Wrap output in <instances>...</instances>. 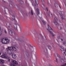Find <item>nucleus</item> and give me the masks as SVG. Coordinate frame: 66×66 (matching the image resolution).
Instances as JSON below:
<instances>
[{
  "instance_id": "7",
  "label": "nucleus",
  "mask_w": 66,
  "mask_h": 66,
  "mask_svg": "<svg viewBox=\"0 0 66 66\" xmlns=\"http://www.w3.org/2000/svg\"><path fill=\"white\" fill-rule=\"evenodd\" d=\"M12 62L13 64H14L16 65H18V62H16V61L13 60L12 61Z\"/></svg>"
},
{
  "instance_id": "8",
  "label": "nucleus",
  "mask_w": 66,
  "mask_h": 66,
  "mask_svg": "<svg viewBox=\"0 0 66 66\" xmlns=\"http://www.w3.org/2000/svg\"><path fill=\"white\" fill-rule=\"evenodd\" d=\"M48 16L49 15V16L50 17H51V18H52V15L51 12H49V13L48 14Z\"/></svg>"
},
{
  "instance_id": "19",
  "label": "nucleus",
  "mask_w": 66,
  "mask_h": 66,
  "mask_svg": "<svg viewBox=\"0 0 66 66\" xmlns=\"http://www.w3.org/2000/svg\"><path fill=\"white\" fill-rule=\"evenodd\" d=\"M48 48L49 49H51V47L49 46H48Z\"/></svg>"
},
{
  "instance_id": "14",
  "label": "nucleus",
  "mask_w": 66,
  "mask_h": 66,
  "mask_svg": "<svg viewBox=\"0 0 66 66\" xmlns=\"http://www.w3.org/2000/svg\"><path fill=\"white\" fill-rule=\"evenodd\" d=\"M31 15H32V16H33V15H34V13H33V10H31Z\"/></svg>"
},
{
  "instance_id": "5",
  "label": "nucleus",
  "mask_w": 66,
  "mask_h": 66,
  "mask_svg": "<svg viewBox=\"0 0 66 66\" xmlns=\"http://www.w3.org/2000/svg\"><path fill=\"white\" fill-rule=\"evenodd\" d=\"M1 57L3 59H8V57L6 56V54H3L1 56Z\"/></svg>"
},
{
  "instance_id": "13",
  "label": "nucleus",
  "mask_w": 66,
  "mask_h": 66,
  "mask_svg": "<svg viewBox=\"0 0 66 66\" xmlns=\"http://www.w3.org/2000/svg\"><path fill=\"white\" fill-rule=\"evenodd\" d=\"M36 10L37 11V15H38V14H39V9L38 8H37V9H36Z\"/></svg>"
},
{
  "instance_id": "45",
  "label": "nucleus",
  "mask_w": 66,
  "mask_h": 66,
  "mask_svg": "<svg viewBox=\"0 0 66 66\" xmlns=\"http://www.w3.org/2000/svg\"><path fill=\"white\" fill-rule=\"evenodd\" d=\"M56 60H57V59H56Z\"/></svg>"
},
{
  "instance_id": "15",
  "label": "nucleus",
  "mask_w": 66,
  "mask_h": 66,
  "mask_svg": "<svg viewBox=\"0 0 66 66\" xmlns=\"http://www.w3.org/2000/svg\"><path fill=\"white\" fill-rule=\"evenodd\" d=\"M19 3L20 4H23V2L22 1H20L19 2Z\"/></svg>"
},
{
  "instance_id": "6",
  "label": "nucleus",
  "mask_w": 66,
  "mask_h": 66,
  "mask_svg": "<svg viewBox=\"0 0 66 66\" xmlns=\"http://www.w3.org/2000/svg\"><path fill=\"white\" fill-rule=\"evenodd\" d=\"M11 56L12 57V58H13V59H16V58L17 57V56L16 54H13L11 55Z\"/></svg>"
},
{
  "instance_id": "2",
  "label": "nucleus",
  "mask_w": 66,
  "mask_h": 66,
  "mask_svg": "<svg viewBox=\"0 0 66 66\" xmlns=\"http://www.w3.org/2000/svg\"><path fill=\"white\" fill-rule=\"evenodd\" d=\"M48 29L47 28V33H49L51 35H52L53 36H55V35H54V34L52 33V32L50 30H52V29L49 26V25H48Z\"/></svg>"
},
{
  "instance_id": "30",
  "label": "nucleus",
  "mask_w": 66,
  "mask_h": 66,
  "mask_svg": "<svg viewBox=\"0 0 66 66\" xmlns=\"http://www.w3.org/2000/svg\"><path fill=\"white\" fill-rule=\"evenodd\" d=\"M57 56H58V57H59V58H60V56L59 55H57Z\"/></svg>"
},
{
  "instance_id": "38",
  "label": "nucleus",
  "mask_w": 66,
  "mask_h": 66,
  "mask_svg": "<svg viewBox=\"0 0 66 66\" xmlns=\"http://www.w3.org/2000/svg\"><path fill=\"white\" fill-rule=\"evenodd\" d=\"M1 53H0V55H1Z\"/></svg>"
},
{
  "instance_id": "26",
  "label": "nucleus",
  "mask_w": 66,
  "mask_h": 66,
  "mask_svg": "<svg viewBox=\"0 0 66 66\" xmlns=\"http://www.w3.org/2000/svg\"><path fill=\"white\" fill-rule=\"evenodd\" d=\"M5 32V34H6V33H7V32H6V30H5L4 31Z\"/></svg>"
},
{
  "instance_id": "33",
  "label": "nucleus",
  "mask_w": 66,
  "mask_h": 66,
  "mask_svg": "<svg viewBox=\"0 0 66 66\" xmlns=\"http://www.w3.org/2000/svg\"><path fill=\"white\" fill-rule=\"evenodd\" d=\"M57 38H60V36H57Z\"/></svg>"
},
{
  "instance_id": "43",
  "label": "nucleus",
  "mask_w": 66,
  "mask_h": 66,
  "mask_svg": "<svg viewBox=\"0 0 66 66\" xmlns=\"http://www.w3.org/2000/svg\"><path fill=\"white\" fill-rule=\"evenodd\" d=\"M48 5H49V4H48Z\"/></svg>"
},
{
  "instance_id": "3",
  "label": "nucleus",
  "mask_w": 66,
  "mask_h": 66,
  "mask_svg": "<svg viewBox=\"0 0 66 66\" xmlns=\"http://www.w3.org/2000/svg\"><path fill=\"white\" fill-rule=\"evenodd\" d=\"M3 44H6L9 43L10 42V40L7 38H4L2 41Z\"/></svg>"
},
{
  "instance_id": "44",
  "label": "nucleus",
  "mask_w": 66,
  "mask_h": 66,
  "mask_svg": "<svg viewBox=\"0 0 66 66\" xmlns=\"http://www.w3.org/2000/svg\"><path fill=\"white\" fill-rule=\"evenodd\" d=\"M9 9H10V8H9Z\"/></svg>"
},
{
  "instance_id": "31",
  "label": "nucleus",
  "mask_w": 66,
  "mask_h": 66,
  "mask_svg": "<svg viewBox=\"0 0 66 66\" xmlns=\"http://www.w3.org/2000/svg\"><path fill=\"white\" fill-rule=\"evenodd\" d=\"M63 45H65V42H64L63 43Z\"/></svg>"
},
{
  "instance_id": "40",
  "label": "nucleus",
  "mask_w": 66,
  "mask_h": 66,
  "mask_svg": "<svg viewBox=\"0 0 66 66\" xmlns=\"http://www.w3.org/2000/svg\"><path fill=\"white\" fill-rule=\"evenodd\" d=\"M33 0H31V1H33Z\"/></svg>"
},
{
  "instance_id": "37",
  "label": "nucleus",
  "mask_w": 66,
  "mask_h": 66,
  "mask_svg": "<svg viewBox=\"0 0 66 66\" xmlns=\"http://www.w3.org/2000/svg\"><path fill=\"white\" fill-rule=\"evenodd\" d=\"M61 41H63V39H61Z\"/></svg>"
},
{
  "instance_id": "4",
  "label": "nucleus",
  "mask_w": 66,
  "mask_h": 66,
  "mask_svg": "<svg viewBox=\"0 0 66 66\" xmlns=\"http://www.w3.org/2000/svg\"><path fill=\"white\" fill-rule=\"evenodd\" d=\"M8 28L9 30V34L11 35H13V30L10 29V26H8Z\"/></svg>"
},
{
  "instance_id": "17",
  "label": "nucleus",
  "mask_w": 66,
  "mask_h": 66,
  "mask_svg": "<svg viewBox=\"0 0 66 66\" xmlns=\"http://www.w3.org/2000/svg\"><path fill=\"white\" fill-rule=\"evenodd\" d=\"M55 7H57L58 6V5L56 3H55Z\"/></svg>"
},
{
  "instance_id": "42",
  "label": "nucleus",
  "mask_w": 66,
  "mask_h": 66,
  "mask_svg": "<svg viewBox=\"0 0 66 66\" xmlns=\"http://www.w3.org/2000/svg\"><path fill=\"white\" fill-rule=\"evenodd\" d=\"M60 7L61 8V7H60Z\"/></svg>"
},
{
  "instance_id": "12",
  "label": "nucleus",
  "mask_w": 66,
  "mask_h": 66,
  "mask_svg": "<svg viewBox=\"0 0 66 66\" xmlns=\"http://www.w3.org/2000/svg\"><path fill=\"white\" fill-rule=\"evenodd\" d=\"M35 1L36 3L37 4V5H38V0H35Z\"/></svg>"
},
{
  "instance_id": "22",
  "label": "nucleus",
  "mask_w": 66,
  "mask_h": 66,
  "mask_svg": "<svg viewBox=\"0 0 66 66\" xmlns=\"http://www.w3.org/2000/svg\"><path fill=\"white\" fill-rule=\"evenodd\" d=\"M32 4L34 6H36V5H35V4L32 3Z\"/></svg>"
},
{
  "instance_id": "9",
  "label": "nucleus",
  "mask_w": 66,
  "mask_h": 66,
  "mask_svg": "<svg viewBox=\"0 0 66 66\" xmlns=\"http://www.w3.org/2000/svg\"><path fill=\"white\" fill-rule=\"evenodd\" d=\"M4 61L3 60H2V59L0 60V64H3L4 63Z\"/></svg>"
},
{
  "instance_id": "16",
  "label": "nucleus",
  "mask_w": 66,
  "mask_h": 66,
  "mask_svg": "<svg viewBox=\"0 0 66 66\" xmlns=\"http://www.w3.org/2000/svg\"><path fill=\"white\" fill-rule=\"evenodd\" d=\"M42 22H43V23L44 24V25H45V24H46V22L44 20H43Z\"/></svg>"
},
{
  "instance_id": "18",
  "label": "nucleus",
  "mask_w": 66,
  "mask_h": 66,
  "mask_svg": "<svg viewBox=\"0 0 66 66\" xmlns=\"http://www.w3.org/2000/svg\"><path fill=\"white\" fill-rule=\"evenodd\" d=\"M13 15V17L12 18L13 19V20H14V19H15V16L14 15Z\"/></svg>"
},
{
  "instance_id": "25",
  "label": "nucleus",
  "mask_w": 66,
  "mask_h": 66,
  "mask_svg": "<svg viewBox=\"0 0 66 66\" xmlns=\"http://www.w3.org/2000/svg\"><path fill=\"white\" fill-rule=\"evenodd\" d=\"M61 18L62 19V20H63V19H64V18H63V17H61Z\"/></svg>"
},
{
  "instance_id": "23",
  "label": "nucleus",
  "mask_w": 66,
  "mask_h": 66,
  "mask_svg": "<svg viewBox=\"0 0 66 66\" xmlns=\"http://www.w3.org/2000/svg\"><path fill=\"white\" fill-rule=\"evenodd\" d=\"M59 13H60V15H61V16H62V13H61V12H59Z\"/></svg>"
},
{
  "instance_id": "24",
  "label": "nucleus",
  "mask_w": 66,
  "mask_h": 66,
  "mask_svg": "<svg viewBox=\"0 0 66 66\" xmlns=\"http://www.w3.org/2000/svg\"><path fill=\"white\" fill-rule=\"evenodd\" d=\"M8 61H9V62H10L11 61V60L10 59H8L7 60Z\"/></svg>"
},
{
  "instance_id": "28",
  "label": "nucleus",
  "mask_w": 66,
  "mask_h": 66,
  "mask_svg": "<svg viewBox=\"0 0 66 66\" xmlns=\"http://www.w3.org/2000/svg\"><path fill=\"white\" fill-rule=\"evenodd\" d=\"M14 27V28L15 29V30H17V27Z\"/></svg>"
},
{
  "instance_id": "46",
  "label": "nucleus",
  "mask_w": 66,
  "mask_h": 66,
  "mask_svg": "<svg viewBox=\"0 0 66 66\" xmlns=\"http://www.w3.org/2000/svg\"><path fill=\"white\" fill-rule=\"evenodd\" d=\"M3 0V1L4 0Z\"/></svg>"
},
{
  "instance_id": "39",
  "label": "nucleus",
  "mask_w": 66,
  "mask_h": 66,
  "mask_svg": "<svg viewBox=\"0 0 66 66\" xmlns=\"http://www.w3.org/2000/svg\"><path fill=\"white\" fill-rule=\"evenodd\" d=\"M63 53H64V54H65V52H63Z\"/></svg>"
},
{
  "instance_id": "11",
  "label": "nucleus",
  "mask_w": 66,
  "mask_h": 66,
  "mask_svg": "<svg viewBox=\"0 0 66 66\" xmlns=\"http://www.w3.org/2000/svg\"><path fill=\"white\" fill-rule=\"evenodd\" d=\"M57 21H55L54 22V24H55V25H56V26H58L59 25V24L57 23V22H56Z\"/></svg>"
},
{
  "instance_id": "1",
  "label": "nucleus",
  "mask_w": 66,
  "mask_h": 66,
  "mask_svg": "<svg viewBox=\"0 0 66 66\" xmlns=\"http://www.w3.org/2000/svg\"><path fill=\"white\" fill-rule=\"evenodd\" d=\"M7 49H8L7 51V53L9 55H11L14 53V51H17L18 49V48L17 46H14L12 47H8V48Z\"/></svg>"
},
{
  "instance_id": "27",
  "label": "nucleus",
  "mask_w": 66,
  "mask_h": 66,
  "mask_svg": "<svg viewBox=\"0 0 66 66\" xmlns=\"http://www.w3.org/2000/svg\"><path fill=\"white\" fill-rule=\"evenodd\" d=\"M42 3H44V0H42Z\"/></svg>"
},
{
  "instance_id": "36",
  "label": "nucleus",
  "mask_w": 66,
  "mask_h": 66,
  "mask_svg": "<svg viewBox=\"0 0 66 66\" xmlns=\"http://www.w3.org/2000/svg\"><path fill=\"white\" fill-rule=\"evenodd\" d=\"M60 30H62V28H60Z\"/></svg>"
},
{
  "instance_id": "34",
  "label": "nucleus",
  "mask_w": 66,
  "mask_h": 66,
  "mask_svg": "<svg viewBox=\"0 0 66 66\" xmlns=\"http://www.w3.org/2000/svg\"><path fill=\"white\" fill-rule=\"evenodd\" d=\"M46 9H47V10L48 12V8H47V7H46Z\"/></svg>"
},
{
  "instance_id": "10",
  "label": "nucleus",
  "mask_w": 66,
  "mask_h": 66,
  "mask_svg": "<svg viewBox=\"0 0 66 66\" xmlns=\"http://www.w3.org/2000/svg\"><path fill=\"white\" fill-rule=\"evenodd\" d=\"M60 50L61 51H64V47L62 46H60Z\"/></svg>"
},
{
  "instance_id": "32",
  "label": "nucleus",
  "mask_w": 66,
  "mask_h": 66,
  "mask_svg": "<svg viewBox=\"0 0 66 66\" xmlns=\"http://www.w3.org/2000/svg\"><path fill=\"white\" fill-rule=\"evenodd\" d=\"M43 6H44V7H43V8H45V5H43Z\"/></svg>"
},
{
  "instance_id": "20",
  "label": "nucleus",
  "mask_w": 66,
  "mask_h": 66,
  "mask_svg": "<svg viewBox=\"0 0 66 66\" xmlns=\"http://www.w3.org/2000/svg\"><path fill=\"white\" fill-rule=\"evenodd\" d=\"M55 21H57V18H56L55 17Z\"/></svg>"
},
{
  "instance_id": "29",
  "label": "nucleus",
  "mask_w": 66,
  "mask_h": 66,
  "mask_svg": "<svg viewBox=\"0 0 66 66\" xmlns=\"http://www.w3.org/2000/svg\"><path fill=\"white\" fill-rule=\"evenodd\" d=\"M10 27L11 28V29H12V27H13V26L11 25H10Z\"/></svg>"
},
{
  "instance_id": "41",
  "label": "nucleus",
  "mask_w": 66,
  "mask_h": 66,
  "mask_svg": "<svg viewBox=\"0 0 66 66\" xmlns=\"http://www.w3.org/2000/svg\"><path fill=\"white\" fill-rule=\"evenodd\" d=\"M65 55L66 56V54H65Z\"/></svg>"
},
{
  "instance_id": "21",
  "label": "nucleus",
  "mask_w": 66,
  "mask_h": 66,
  "mask_svg": "<svg viewBox=\"0 0 66 66\" xmlns=\"http://www.w3.org/2000/svg\"><path fill=\"white\" fill-rule=\"evenodd\" d=\"M1 30V27H0V30ZM2 34V32L0 31V36Z\"/></svg>"
},
{
  "instance_id": "35",
  "label": "nucleus",
  "mask_w": 66,
  "mask_h": 66,
  "mask_svg": "<svg viewBox=\"0 0 66 66\" xmlns=\"http://www.w3.org/2000/svg\"><path fill=\"white\" fill-rule=\"evenodd\" d=\"M4 14H6V12H5V11H4Z\"/></svg>"
}]
</instances>
